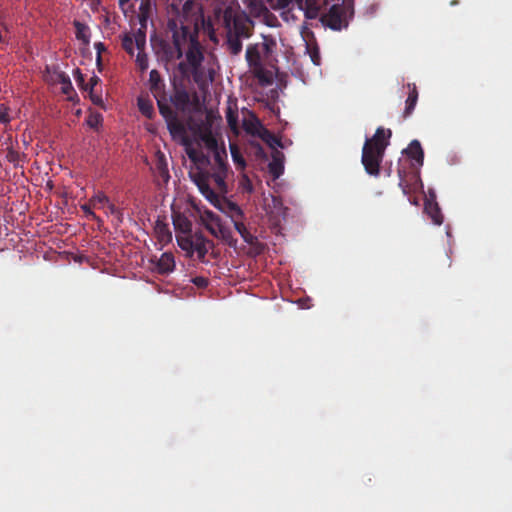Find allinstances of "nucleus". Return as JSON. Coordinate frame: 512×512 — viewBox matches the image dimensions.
<instances>
[{"label":"nucleus","mask_w":512,"mask_h":512,"mask_svg":"<svg viewBox=\"0 0 512 512\" xmlns=\"http://www.w3.org/2000/svg\"><path fill=\"white\" fill-rule=\"evenodd\" d=\"M194 7L192 0L183 4L182 12L167 23L171 38L151 37V46L157 59L165 65L175 64L185 55V61L176 65V70L182 79L193 78L199 82L204 75V47L199 41V29L196 20L190 16Z\"/></svg>","instance_id":"1"},{"label":"nucleus","mask_w":512,"mask_h":512,"mask_svg":"<svg viewBox=\"0 0 512 512\" xmlns=\"http://www.w3.org/2000/svg\"><path fill=\"white\" fill-rule=\"evenodd\" d=\"M214 164L211 171L190 172V177L201 194L214 206L220 202V196L228 193L226 178L229 173L225 147L213 152Z\"/></svg>","instance_id":"2"},{"label":"nucleus","mask_w":512,"mask_h":512,"mask_svg":"<svg viewBox=\"0 0 512 512\" xmlns=\"http://www.w3.org/2000/svg\"><path fill=\"white\" fill-rule=\"evenodd\" d=\"M148 82L149 89L157 101L159 113L164 118L170 135L174 140H181L183 144L188 145L186 127L179 119L177 112L169 105L165 83L156 69L150 71Z\"/></svg>","instance_id":"3"},{"label":"nucleus","mask_w":512,"mask_h":512,"mask_svg":"<svg viewBox=\"0 0 512 512\" xmlns=\"http://www.w3.org/2000/svg\"><path fill=\"white\" fill-rule=\"evenodd\" d=\"M176 241L178 246L186 252L187 257L191 258L196 253L197 259L202 263L206 262V255L213 247V242L202 232H195L192 235H176Z\"/></svg>","instance_id":"4"},{"label":"nucleus","mask_w":512,"mask_h":512,"mask_svg":"<svg viewBox=\"0 0 512 512\" xmlns=\"http://www.w3.org/2000/svg\"><path fill=\"white\" fill-rule=\"evenodd\" d=\"M353 17V8L349 4H334L323 15L322 22L332 30L347 28L349 20Z\"/></svg>","instance_id":"5"},{"label":"nucleus","mask_w":512,"mask_h":512,"mask_svg":"<svg viewBox=\"0 0 512 512\" xmlns=\"http://www.w3.org/2000/svg\"><path fill=\"white\" fill-rule=\"evenodd\" d=\"M385 153L384 147H376L370 145V143H364L362 148L361 162L364 166L367 174L371 176H379L380 164L383 160Z\"/></svg>","instance_id":"6"},{"label":"nucleus","mask_w":512,"mask_h":512,"mask_svg":"<svg viewBox=\"0 0 512 512\" xmlns=\"http://www.w3.org/2000/svg\"><path fill=\"white\" fill-rule=\"evenodd\" d=\"M46 73L48 75H50V79L52 82H57V83H60V85H62V92L66 95H69L70 92L73 91V86H72V83L70 81V78L69 76L63 72V71H60L58 69V67L56 66H47L46 67Z\"/></svg>","instance_id":"7"},{"label":"nucleus","mask_w":512,"mask_h":512,"mask_svg":"<svg viewBox=\"0 0 512 512\" xmlns=\"http://www.w3.org/2000/svg\"><path fill=\"white\" fill-rule=\"evenodd\" d=\"M403 153L406 154L414 163L413 167H421L424 162V151L422 149L421 143L418 140H412L408 147L403 150Z\"/></svg>","instance_id":"8"},{"label":"nucleus","mask_w":512,"mask_h":512,"mask_svg":"<svg viewBox=\"0 0 512 512\" xmlns=\"http://www.w3.org/2000/svg\"><path fill=\"white\" fill-rule=\"evenodd\" d=\"M226 24L227 32L231 33L232 35L238 36L240 38H249L251 35L249 24L241 18H235L233 20L232 26L228 20H226Z\"/></svg>","instance_id":"9"},{"label":"nucleus","mask_w":512,"mask_h":512,"mask_svg":"<svg viewBox=\"0 0 512 512\" xmlns=\"http://www.w3.org/2000/svg\"><path fill=\"white\" fill-rule=\"evenodd\" d=\"M186 154L188 158L196 165V172L208 171L205 168L211 164L210 158L202 151H198L189 146L186 148Z\"/></svg>","instance_id":"10"},{"label":"nucleus","mask_w":512,"mask_h":512,"mask_svg":"<svg viewBox=\"0 0 512 512\" xmlns=\"http://www.w3.org/2000/svg\"><path fill=\"white\" fill-rule=\"evenodd\" d=\"M168 103H172L176 109L184 111L190 103L189 93L183 87H175L173 95L168 98Z\"/></svg>","instance_id":"11"},{"label":"nucleus","mask_w":512,"mask_h":512,"mask_svg":"<svg viewBox=\"0 0 512 512\" xmlns=\"http://www.w3.org/2000/svg\"><path fill=\"white\" fill-rule=\"evenodd\" d=\"M391 135L392 132L390 129L385 130L382 127H378L374 136L370 139H366L365 143H370V145L379 148L382 146L384 149H386V147L389 145V139Z\"/></svg>","instance_id":"12"},{"label":"nucleus","mask_w":512,"mask_h":512,"mask_svg":"<svg viewBox=\"0 0 512 512\" xmlns=\"http://www.w3.org/2000/svg\"><path fill=\"white\" fill-rule=\"evenodd\" d=\"M262 54L259 44L249 45L246 49V61L248 66L253 69L262 66Z\"/></svg>","instance_id":"13"},{"label":"nucleus","mask_w":512,"mask_h":512,"mask_svg":"<svg viewBox=\"0 0 512 512\" xmlns=\"http://www.w3.org/2000/svg\"><path fill=\"white\" fill-rule=\"evenodd\" d=\"M283 158V154L278 150L272 153V161L269 163L268 168L274 178H279L283 174Z\"/></svg>","instance_id":"14"},{"label":"nucleus","mask_w":512,"mask_h":512,"mask_svg":"<svg viewBox=\"0 0 512 512\" xmlns=\"http://www.w3.org/2000/svg\"><path fill=\"white\" fill-rule=\"evenodd\" d=\"M424 210L435 225L440 226L443 223L444 217L437 202L427 200L424 205Z\"/></svg>","instance_id":"15"},{"label":"nucleus","mask_w":512,"mask_h":512,"mask_svg":"<svg viewBox=\"0 0 512 512\" xmlns=\"http://www.w3.org/2000/svg\"><path fill=\"white\" fill-rule=\"evenodd\" d=\"M408 88H409V94L406 99V103H405L406 105H405V109L403 112L404 119L411 116V114L413 113V111L415 109L417 101H418V91H417V87L415 86V84H408Z\"/></svg>","instance_id":"16"},{"label":"nucleus","mask_w":512,"mask_h":512,"mask_svg":"<svg viewBox=\"0 0 512 512\" xmlns=\"http://www.w3.org/2000/svg\"><path fill=\"white\" fill-rule=\"evenodd\" d=\"M175 268L174 256L171 253H163L157 262V270L160 274H168Z\"/></svg>","instance_id":"17"},{"label":"nucleus","mask_w":512,"mask_h":512,"mask_svg":"<svg viewBox=\"0 0 512 512\" xmlns=\"http://www.w3.org/2000/svg\"><path fill=\"white\" fill-rule=\"evenodd\" d=\"M155 174L163 180V182L167 183L170 179L168 165L163 154L158 155L155 165H154Z\"/></svg>","instance_id":"18"},{"label":"nucleus","mask_w":512,"mask_h":512,"mask_svg":"<svg viewBox=\"0 0 512 512\" xmlns=\"http://www.w3.org/2000/svg\"><path fill=\"white\" fill-rule=\"evenodd\" d=\"M234 228L241 235L244 242L249 245H255L258 243V238L254 236L250 231L246 228L243 222L237 219H233Z\"/></svg>","instance_id":"19"},{"label":"nucleus","mask_w":512,"mask_h":512,"mask_svg":"<svg viewBox=\"0 0 512 512\" xmlns=\"http://www.w3.org/2000/svg\"><path fill=\"white\" fill-rule=\"evenodd\" d=\"M177 235H192V223L186 217H178L173 222Z\"/></svg>","instance_id":"20"},{"label":"nucleus","mask_w":512,"mask_h":512,"mask_svg":"<svg viewBox=\"0 0 512 512\" xmlns=\"http://www.w3.org/2000/svg\"><path fill=\"white\" fill-rule=\"evenodd\" d=\"M226 44L232 55H238L242 51V38L227 32Z\"/></svg>","instance_id":"21"},{"label":"nucleus","mask_w":512,"mask_h":512,"mask_svg":"<svg viewBox=\"0 0 512 512\" xmlns=\"http://www.w3.org/2000/svg\"><path fill=\"white\" fill-rule=\"evenodd\" d=\"M255 125L259 128H261L263 130V135H261V137L271 146V147H274V146H278V147H281L283 148V145H282V142H281V139L276 137L274 134H272L270 131H268L267 129H264L263 126L260 124V122L257 120Z\"/></svg>","instance_id":"22"},{"label":"nucleus","mask_w":512,"mask_h":512,"mask_svg":"<svg viewBox=\"0 0 512 512\" xmlns=\"http://www.w3.org/2000/svg\"><path fill=\"white\" fill-rule=\"evenodd\" d=\"M155 231L158 235V238L161 242H169L172 239L171 231L167 224L157 221L155 226Z\"/></svg>","instance_id":"23"},{"label":"nucleus","mask_w":512,"mask_h":512,"mask_svg":"<svg viewBox=\"0 0 512 512\" xmlns=\"http://www.w3.org/2000/svg\"><path fill=\"white\" fill-rule=\"evenodd\" d=\"M74 27L76 29V38L83 41V43H89V28L86 24L79 21H74Z\"/></svg>","instance_id":"24"},{"label":"nucleus","mask_w":512,"mask_h":512,"mask_svg":"<svg viewBox=\"0 0 512 512\" xmlns=\"http://www.w3.org/2000/svg\"><path fill=\"white\" fill-rule=\"evenodd\" d=\"M201 139L204 142L207 149H209L212 153L222 149V147H219L217 139L213 136V134L210 131L203 133Z\"/></svg>","instance_id":"25"},{"label":"nucleus","mask_w":512,"mask_h":512,"mask_svg":"<svg viewBox=\"0 0 512 512\" xmlns=\"http://www.w3.org/2000/svg\"><path fill=\"white\" fill-rule=\"evenodd\" d=\"M254 76L259 80V82L263 85H269L272 83V77L268 71L262 66L256 67L252 69Z\"/></svg>","instance_id":"26"},{"label":"nucleus","mask_w":512,"mask_h":512,"mask_svg":"<svg viewBox=\"0 0 512 512\" xmlns=\"http://www.w3.org/2000/svg\"><path fill=\"white\" fill-rule=\"evenodd\" d=\"M138 108L148 118H151L154 113L153 104L149 99L138 98Z\"/></svg>","instance_id":"27"},{"label":"nucleus","mask_w":512,"mask_h":512,"mask_svg":"<svg viewBox=\"0 0 512 512\" xmlns=\"http://www.w3.org/2000/svg\"><path fill=\"white\" fill-rule=\"evenodd\" d=\"M89 201L93 208H102L107 206L110 202L109 198L103 192H98Z\"/></svg>","instance_id":"28"},{"label":"nucleus","mask_w":512,"mask_h":512,"mask_svg":"<svg viewBox=\"0 0 512 512\" xmlns=\"http://www.w3.org/2000/svg\"><path fill=\"white\" fill-rule=\"evenodd\" d=\"M122 48L131 56L134 54V38L133 35L125 33L121 39Z\"/></svg>","instance_id":"29"},{"label":"nucleus","mask_w":512,"mask_h":512,"mask_svg":"<svg viewBox=\"0 0 512 512\" xmlns=\"http://www.w3.org/2000/svg\"><path fill=\"white\" fill-rule=\"evenodd\" d=\"M134 44L136 48L140 51H144L146 45V33L142 29H138V31L133 35Z\"/></svg>","instance_id":"30"},{"label":"nucleus","mask_w":512,"mask_h":512,"mask_svg":"<svg viewBox=\"0 0 512 512\" xmlns=\"http://www.w3.org/2000/svg\"><path fill=\"white\" fill-rule=\"evenodd\" d=\"M261 54L268 57L271 53L273 48L276 46V43L272 39L264 38V41L259 44Z\"/></svg>","instance_id":"31"},{"label":"nucleus","mask_w":512,"mask_h":512,"mask_svg":"<svg viewBox=\"0 0 512 512\" xmlns=\"http://www.w3.org/2000/svg\"><path fill=\"white\" fill-rule=\"evenodd\" d=\"M231 155L234 163L241 169L246 166V162L240 151L236 146H231Z\"/></svg>","instance_id":"32"},{"label":"nucleus","mask_w":512,"mask_h":512,"mask_svg":"<svg viewBox=\"0 0 512 512\" xmlns=\"http://www.w3.org/2000/svg\"><path fill=\"white\" fill-rule=\"evenodd\" d=\"M136 64L141 71H145L148 68V56L144 51L138 52L136 56Z\"/></svg>","instance_id":"33"},{"label":"nucleus","mask_w":512,"mask_h":512,"mask_svg":"<svg viewBox=\"0 0 512 512\" xmlns=\"http://www.w3.org/2000/svg\"><path fill=\"white\" fill-rule=\"evenodd\" d=\"M219 236L230 246H234L236 244V240H233L230 230L221 225H219Z\"/></svg>","instance_id":"34"},{"label":"nucleus","mask_w":512,"mask_h":512,"mask_svg":"<svg viewBox=\"0 0 512 512\" xmlns=\"http://www.w3.org/2000/svg\"><path fill=\"white\" fill-rule=\"evenodd\" d=\"M86 122L90 128L96 129L102 122V116L98 113L90 114L86 119Z\"/></svg>","instance_id":"35"},{"label":"nucleus","mask_w":512,"mask_h":512,"mask_svg":"<svg viewBox=\"0 0 512 512\" xmlns=\"http://www.w3.org/2000/svg\"><path fill=\"white\" fill-rule=\"evenodd\" d=\"M226 119L229 126H231L232 128H235L237 126L238 114L236 111H233L231 108H228L226 113Z\"/></svg>","instance_id":"36"},{"label":"nucleus","mask_w":512,"mask_h":512,"mask_svg":"<svg viewBox=\"0 0 512 512\" xmlns=\"http://www.w3.org/2000/svg\"><path fill=\"white\" fill-rule=\"evenodd\" d=\"M295 3L299 8L302 9L303 0H277V7L280 9H285L289 7L290 4Z\"/></svg>","instance_id":"37"},{"label":"nucleus","mask_w":512,"mask_h":512,"mask_svg":"<svg viewBox=\"0 0 512 512\" xmlns=\"http://www.w3.org/2000/svg\"><path fill=\"white\" fill-rule=\"evenodd\" d=\"M100 82V78L96 75L92 76L89 82L83 86L85 90H89L90 94L94 93L95 86Z\"/></svg>","instance_id":"38"},{"label":"nucleus","mask_w":512,"mask_h":512,"mask_svg":"<svg viewBox=\"0 0 512 512\" xmlns=\"http://www.w3.org/2000/svg\"><path fill=\"white\" fill-rule=\"evenodd\" d=\"M94 48L96 49V52H97V57H96V63L98 66L101 65V54L102 52H104L106 50V47L104 45V43L102 42H96L94 44Z\"/></svg>","instance_id":"39"},{"label":"nucleus","mask_w":512,"mask_h":512,"mask_svg":"<svg viewBox=\"0 0 512 512\" xmlns=\"http://www.w3.org/2000/svg\"><path fill=\"white\" fill-rule=\"evenodd\" d=\"M107 208L112 215H115L119 222H122V212L112 203H108Z\"/></svg>","instance_id":"40"},{"label":"nucleus","mask_w":512,"mask_h":512,"mask_svg":"<svg viewBox=\"0 0 512 512\" xmlns=\"http://www.w3.org/2000/svg\"><path fill=\"white\" fill-rule=\"evenodd\" d=\"M193 284L199 288H206L209 284V280L202 276H197L192 279Z\"/></svg>","instance_id":"41"},{"label":"nucleus","mask_w":512,"mask_h":512,"mask_svg":"<svg viewBox=\"0 0 512 512\" xmlns=\"http://www.w3.org/2000/svg\"><path fill=\"white\" fill-rule=\"evenodd\" d=\"M92 204L87 203V204H84L81 206V209L84 211V213L86 214L87 217H90L91 219L93 220H96L97 219V216L96 214L92 211Z\"/></svg>","instance_id":"42"},{"label":"nucleus","mask_w":512,"mask_h":512,"mask_svg":"<svg viewBox=\"0 0 512 512\" xmlns=\"http://www.w3.org/2000/svg\"><path fill=\"white\" fill-rule=\"evenodd\" d=\"M10 121L7 108L1 106L0 108V123L6 124Z\"/></svg>","instance_id":"43"},{"label":"nucleus","mask_w":512,"mask_h":512,"mask_svg":"<svg viewBox=\"0 0 512 512\" xmlns=\"http://www.w3.org/2000/svg\"><path fill=\"white\" fill-rule=\"evenodd\" d=\"M310 57H311L313 64L320 65V54L317 49H314L313 51H311Z\"/></svg>","instance_id":"44"},{"label":"nucleus","mask_w":512,"mask_h":512,"mask_svg":"<svg viewBox=\"0 0 512 512\" xmlns=\"http://www.w3.org/2000/svg\"><path fill=\"white\" fill-rule=\"evenodd\" d=\"M229 208L237 217H242V210L237 204L230 202Z\"/></svg>","instance_id":"45"},{"label":"nucleus","mask_w":512,"mask_h":512,"mask_svg":"<svg viewBox=\"0 0 512 512\" xmlns=\"http://www.w3.org/2000/svg\"><path fill=\"white\" fill-rule=\"evenodd\" d=\"M402 173H403L402 170L399 169L398 174H399L400 179H402ZM399 186L401 187L404 194L408 193V186L404 185L403 180H400Z\"/></svg>","instance_id":"46"},{"label":"nucleus","mask_w":512,"mask_h":512,"mask_svg":"<svg viewBox=\"0 0 512 512\" xmlns=\"http://www.w3.org/2000/svg\"><path fill=\"white\" fill-rule=\"evenodd\" d=\"M76 81L79 83V84H82L84 82V76L83 74L80 72L79 69L76 70Z\"/></svg>","instance_id":"47"},{"label":"nucleus","mask_w":512,"mask_h":512,"mask_svg":"<svg viewBox=\"0 0 512 512\" xmlns=\"http://www.w3.org/2000/svg\"><path fill=\"white\" fill-rule=\"evenodd\" d=\"M207 229L212 235H214L215 237H219V228L215 229L214 227L207 225Z\"/></svg>","instance_id":"48"},{"label":"nucleus","mask_w":512,"mask_h":512,"mask_svg":"<svg viewBox=\"0 0 512 512\" xmlns=\"http://www.w3.org/2000/svg\"><path fill=\"white\" fill-rule=\"evenodd\" d=\"M306 4L308 6L309 9H313L314 10V13L316 14L319 10V7L318 6H315V7H312V3H311V0H306Z\"/></svg>","instance_id":"49"},{"label":"nucleus","mask_w":512,"mask_h":512,"mask_svg":"<svg viewBox=\"0 0 512 512\" xmlns=\"http://www.w3.org/2000/svg\"><path fill=\"white\" fill-rule=\"evenodd\" d=\"M7 42H8V40H7L6 36L3 35L2 32L0 31V43L4 44V43H7Z\"/></svg>","instance_id":"50"},{"label":"nucleus","mask_w":512,"mask_h":512,"mask_svg":"<svg viewBox=\"0 0 512 512\" xmlns=\"http://www.w3.org/2000/svg\"><path fill=\"white\" fill-rule=\"evenodd\" d=\"M91 99L95 104H98L101 101V99L98 96H94L93 93L91 94Z\"/></svg>","instance_id":"51"},{"label":"nucleus","mask_w":512,"mask_h":512,"mask_svg":"<svg viewBox=\"0 0 512 512\" xmlns=\"http://www.w3.org/2000/svg\"><path fill=\"white\" fill-rule=\"evenodd\" d=\"M13 154H14L13 152H10V153H9V155H8V156L10 157V160H12V158H14V155H13Z\"/></svg>","instance_id":"52"},{"label":"nucleus","mask_w":512,"mask_h":512,"mask_svg":"<svg viewBox=\"0 0 512 512\" xmlns=\"http://www.w3.org/2000/svg\"><path fill=\"white\" fill-rule=\"evenodd\" d=\"M13 154H14L13 152H10V153H9V155H8V156L10 157V160H12V158H14V155H13Z\"/></svg>","instance_id":"53"},{"label":"nucleus","mask_w":512,"mask_h":512,"mask_svg":"<svg viewBox=\"0 0 512 512\" xmlns=\"http://www.w3.org/2000/svg\"><path fill=\"white\" fill-rule=\"evenodd\" d=\"M247 132L254 133L253 130L250 127H246Z\"/></svg>","instance_id":"54"},{"label":"nucleus","mask_w":512,"mask_h":512,"mask_svg":"<svg viewBox=\"0 0 512 512\" xmlns=\"http://www.w3.org/2000/svg\"><path fill=\"white\" fill-rule=\"evenodd\" d=\"M248 191L251 192L252 191V187H251V184L249 183L248 184Z\"/></svg>","instance_id":"55"},{"label":"nucleus","mask_w":512,"mask_h":512,"mask_svg":"<svg viewBox=\"0 0 512 512\" xmlns=\"http://www.w3.org/2000/svg\"><path fill=\"white\" fill-rule=\"evenodd\" d=\"M458 3V1L454 0L451 2V5H456Z\"/></svg>","instance_id":"56"},{"label":"nucleus","mask_w":512,"mask_h":512,"mask_svg":"<svg viewBox=\"0 0 512 512\" xmlns=\"http://www.w3.org/2000/svg\"><path fill=\"white\" fill-rule=\"evenodd\" d=\"M124 0H120V4H123Z\"/></svg>","instance_id":"57"}]
</instances>
